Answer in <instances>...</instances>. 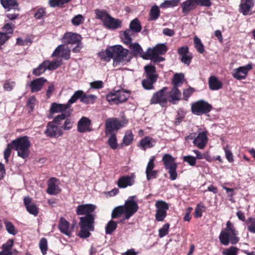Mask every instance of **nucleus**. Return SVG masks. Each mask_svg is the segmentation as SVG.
Listing matches in <instances>:
<instances>
[{
	"label": "nucleus",
	"mask_w": 255,
	"mask_h": 255,
	"mask_svg": "<svg viewBox=\"0 0 255 255\" xmlns=\"http://www.w3.org/2000/svg\"><path fill=\"white\" fill-rule=\"evenodd\" d=\"M128 52V49L121 45H117L107 48L105 51L100 52L99 55L105 61H109L110 59L114 58L113 65L116 66L119 63L125 60Z\"/></svg>",
	"instance_id": "nucleus-1"
},
{
	"label": "nucleus",
	"mask_w": 255,
	"mask_h": 255,
	"mask_svg": "<svg viewBox=\"0 0 255 255\" xmlns=\"http://www.w3.org/2000/svg\"><path fill=\"white\" fill-rule=\"evenodd\" d=\"M71 115V112H66L57 116L52 122H49L46 126V129L44 133L49 137L54 138L60 136L63 132L61 129L57 126L61 124V122L65 119L66 117H69Z\"/></svg>",
	"instance_id": "nucleus-2"
},
{
	"label": "nucleus",
	"mask_w": 255,
	"mask_h": 255,
	"mask_svg": "<svg viewBox=\"0 0 255 255\" xmlns=\"http://www.w3.org/2000/svg\"><path fill=\"white\" fill-rule=\"evenodd\" d=\"M95 12L96 18L101 20L106 28L115 30L121 27L122 21L112 17L106 10L97 9Z\"/></svg>",
	"instance_id": "nucleus-3"
},
{
	"label": "nucleus",
	"mask_w": 255,
	"mask_h": 255,
	"mask_svg": "<svg viewBox=\"0 0 255 255\" xmlns=\"http://www.w3.org/2000/svg\"><path fill=\"white\" fill-rule=\"evenodd\" d=\"M94 220L95 216L94 215H89L80 217L79 226L80 231L78 234L79 237L86 239L90 236V232L93 231L94 230Z\"/></svg>",
	"instance_id": "nucleus-4"
},
{
	"label": "nucleus",
	"mask_w": 255,
	"mask_h": 255,
	"mask_svg": "<svg viewBox=\"0 0 255 255\" xmlns=\"http://www.w3.org/2000/svg\"><path fill=\"white\" fill-rule=\"evenodd\" d=\"M237 235V232L235 230L233 225L230 221H228L226 228L220 234L219 240L221 243L225 246L228 245L230 242L232 244H236L239 241Z\"/></svg>",
	"instance_id": "nucleus-5"
},
{
	"label": "nucleus",
	"mask_w": 255,
	"mask_h": 255,
	"mask_svg": "<svg viewBox=\"0 0 255 255\" xmlns=\"http://www.w3.org/2000/svg\"><path fill=\"white\" fill-rule=\"evenodd\" d=\"M13 149L17 152L18 156L26 159L29 156L30 143L26 136H21L11 141Z\"/></svg>",
	"instance_id": "nucleus-6"
},
{
	"label": "nucleus",
	"mask_w": 255,
	"mask_h": 255,
	"mask_svg": "<svg viewBox=\"0 0 255 255\" xmlns=\"http://www.w3.org/2000/svg\"><path fill=\"white\" fill-rule=\"evenodd\" d=\"M0 2L3 7L8 9L6 16L9 19L12 20L16 19L20 10L16 0H0Z\"/></svg>",
	"instance_id": "nucleus-7"
},
{
	"label": "nucleus",
	"mask_w": 255,
	"mask_h": 255,
	"mask_svg": "<svg viewBox=\"0 0 255 255\" xmlns=\"http://www.w3.org/2000/svg\"><path fill=\"white\" fill-rule=\"evenodd\" d=\"M212 109V106L203 100L198 101L191 106L192 112L196 115H201L209 113Z\"/></svg>",
	"instance_id": "nucleus-8"
},
{
	"label": "nucleus",
	"mask_w": 255,
	"mask_h": 255,
	"mask_svg": "<svg viewBox=\"0 0 255 255\" xmlns=\"http://www.w3.org/2000/svg\"><path fill=\"white\" fill-rule=\"evenodd\" d=\"M135 198V196L129 197L126 201L124 206L125 210V219H129L133 214H134L138 209V206L136 202L134 200Z\"/></svg>",
	"instance_id": "nucleus-9"
},
{
	"label": "nucleus",
	"mask_w": 255,
	"mask_h": 255,
	"mask_svg": "<svg viewBox=\"0 0 255 255\" xmlns=\"http://www.w3.org/2000/svg\"><path fill=\"white\" fill-rule=\"evenodd\" d=\"M122 127L121 122L117 118L108 119L105 123V133L106 135L113 134Z\"/></svg>",
	"instance_id": "nucleus-10"
},
{
	"label": "nucleus",
	"mask_w": 255,
	"mask_h": 255,
	"mask_svg": "<svg viewBox=\"0 0 255 255\" xmlns=\"http://www.w3.org/2000/svg\"><path fill=\"white\" fill-rule=\"evenodd\" d=\"M157 208L155 218L157 221H163L167 215V210L169 209L168 204L162 200H158L155 203Z\"/></svg>",
	"instance_id": "nucleus-11"
},
{
	"label": "nucleus",
	"mask_w": 255,
	"mask_h": 255,
	"mask_svg": "<svg viewBox=\"0 0 255 255\" xmlns=\"http://www.w3.org/2000/svg\"><path fill=\"white\" fill-rule=\"evenodd\" d=\"M14 25L12 23H6L4 25L3 32H0V49H2V46L8 40L13 33Z\"/></svg>",
	"instance_id": "nucleus-12"
},
{
	"label": "nucleus",
	"mask_w": 255,
	"mask_h": 255,
	"mask_svg": "<svg viewBox=\"0 0 255 255\" xmlns=\"http://www.w3.org/2000/svg\"><path fill=\"white\" fill-rule=\"evenodd\" d=\"M167 90V88L164 87L156 93H154L150 100V104H159L162 107H164L167 101L165 94V92Z\"/></svg>",
	"instance_id": "nucleus-13"
},
{
	"label": "nucleus",
	"mask_w": 255,
	"mask_h": 255,
	"mask_svg": "<svg viewBox=\"0 0 255 255\" xmlns=\"http://www.w3.org/2000/svg\"><path fill=\"white\" fill-rule=\"evenodd\" d=\"M252 69V65L248 64L246 66H241L235 69L232 73L233 77L239 80L246 78L248 71Z\"/></svg>",
	"instance_id": "nucleus-14"
},
{
	"label": "nucleus",
	"mask_w": 255,
	"mask_h": 255,
	"mask_svg": "<svg viewBox=\"0 0 255 255\" xmlns=\"http://www.w3.org/2000/svg\"><path fill=\"white\" fill-rule=\"evenodd\" d=\"M207 131L200 132L193 141L195 146L199 149H203L208 142Z\"/></svg>",
	"instance_id": "nucleus-15"
},
{
	"label": "nucleus",
	"mask_w": 255,
	"mask_h": 255,
	"mask_svg": "<svg viewBox=\"0 0 255 255\" xmlns=\"http://www.w3.org/2000/svg\"><path fill=\"white\" fill-rule=\"evenodd\" d=\"M53 57H61L65 60H68L70 56V50L64 45H59L53 53Z\"/></svg>",
	"instance_id": "nucleus-16"
},
{
	"label": "nucleus",
	"mask_w": 255,
	"mask_h": 255,
	"mask_svg": "<svg viewBox=\"0 0 255 255\" xmlns=\"http://www.w3.org/2000/svg\"><path fill=\"white\" fill-rule=\"evenodd\" d=\"M96 209V206L93 204H83L79 205L76 209V213L78 215L88 216L93 215L92 213Z\"/></svg>",
	"instance_id": "nucleus-17"
},
{
	"label": "nucleus",
	"mask_w": 255,
	"mask_h": 255,
	"mask_svg": "<svg viewBox=\"0 0 255 255\" xmlns=\"http://www.w3.org/2000/svg\"><path fill=\"white\" fill-rule=\"evenodd\" d=\"M167 50V47L164 44H158L152 49L148 48L145 53V56L149 57L154 55L163 54Z\"/></svg>",
	"instance_id": "nucleus-18"
},
{
	"label": "nucleus",
	"mask_w": 255,
	"mask_h": 255,
	"mask_svg": "<svg viewBox=\"0 0 255 255\" xmlns=\"http://www.w3.org/2000/svg\"><path fill=\"white\" fill-rule=\"evenodd\" d=\"M47 81V80L43 77L36 78L32 80L29 85L31 92L32 93H36L41 91Z\"/></svg>",
	"instance_id": "nucleus-19"
},
{
	"label": "nucleus",
	"mask_w": 255,
	"mask_h": 255,
	"mask_svg": "<svg viewBox=\"0 0 255 255\" xmlns=\"http://www.w3.org/2000/svg\"><path fill=\"white\" fill-rule=\"evenodd\" d=\"M57 179L55 178H51L48 181V188L46 192L50 195H56L61 192V189L56 184Z\"/></svg>",
	"instance_id": "nucleus-20"
},
{
	"label": "nucleus",
	"mask_w": 255,
	"mask_h": 255,
	"mask_svg": "<svg viewBox=\"0 0 255 255\" xmlns=\"http://www.w3.org/2000/svg\"><path fill=\"white\" fill-rule=\"evenodd\" d=\"M178 54L181 56V61L185 64L189 65L191 61L192 56L189 54L188 48L187 46L181 47L178 49Z\"/></svg>",
	"instance_id": "nucleus-21"
},
{
	"label": "nucleus",
	"mask_w": 255,
	"mask_h": 255,
	"mask_svg": "<svg viewBox=\"0 0 255 255\" xmlns=\"http://www.w3.org/2000/svg\"><path fill=\"white\" fill-rule=\"evenodd\" d=\"M63 42L66 44H76L79 45L80 42V36L71 32L65 33L63 37Z\"/></svg>",
	"instance_id": "nucleus-22"
},
{
	"label": "nucleus",
	"mask_w": 255,
	"mask_h": 255,
	"mask_svg": "<svg viewBox=\"0 0 255 255\" xmlns=\"http://www.w3.org/2000/svg\"><path fill=\"white\" fill-rule=\"evenodd\" d=\"M91 124L90 120L85 117H83L78 123V130L80 132H84L87 131H91L90 126Z\"/></svg>",
	"instance_id": "nucleus-23"
},
{
	"label": "nucleus",
	"mask_w": 255,
	"mask_h": 255,
	"mask_svg": "<svg viewBox=\"0 0 255 255\" xmlns=\"http://www.w3.org/2000/svg\"><path fill=\"white\" fill-rule=\"evenodd\" d=\"M50 111L52 114L62 112V114L66 112H71L72 113V110L69 109V104H60L54 103L52 104Z\"/></svg>",
	"instance_id": "nucleus-24"
},
{
	"label": "nucleus",
	"mask_w": 255,
	"mask_h": 255,
	"mask_svg": "<svg viewBox=\"0 0 255 255\" xmlns=\"http://www.w3.org/2000/svg\"><path fill=\"white\" fill-rule=\"evenodd\" d=\"M23 201L27 211L30 214L37 216L38 213V208L35 204L32 202L31 198L28 196L25 197Z\"/></svg>",
	"instance_id": "nucleus-25"
},
{
	"label": "nucleus",
	"mask_w": 255,
	"mask_h": 255,
	"mask_svg": "<svg viewBox=\"0 0 255 255\" xmlns=\"http://www.w3.org/2000/svg\"><path fill=\"white\" fill-rule=\"evenodd\" d=\"M58 229L62 233L68 237H71L70 223L63 217L60 219Z\"/></svg>",
	"instance_id": "nucleus-26"
},
{
	"label": "nucleus",
	"mask_w": 255,
	"mask_h": 255,
	"mask_svg": "<svg viewBox=\"0 0 255 255\" xmlns=\"http://www.w3.org/2000/svg\"><path fill=\"white\" fill-rule=\"evenodd\" d=\"M162 161L166 169L173 167H177V163L175 162V158L169 154L166 153L164 154Z\"/></svg>",
	"instance_id": "nucleus-27"
},
{
	"label": "nucleus",
	"mask_w": 255,
	"mask_h": 255,
	"mask_svg": "<svg viewBox=\"0 0 255 255\" xmlns=\"http://www.w3.org/2000/svg\"><path fill=\"white\" fill-rule=\"evenodd\" d=\"M254 5V2L253 0H245V1L241 3L240 6L241 12H242L244 15L251 14L250 11Z\"/></svg>",
	"instance_id": "nucleus-28"
},
{
	"label": "nucleus",
	"mask_w": 255,
	"mask_h": 255,
	"mask_svg": "<svg viewBox=\"0 0 255 255\" xmlns=\"http://www.w3.org/2000/svg\"><path fill=\"white\" fill-rule=\"evenodd\" d=\"M209 87L211 90H218L222 88L223 84L216 76H212L209 78Z\"/></svg>",
	"instance_id": "nucleus-29"
},
{
	"label": "nucleus",
	"mask_w": 255,
	"mask_h": 255,
	"mask_svg": "<svg viewBox=\"0 0 255 255\" xmlns=\"http://www.w3.org/2000/svg\"><path fill=\"white\" fill-rule=\"evenodd\" d=\"M196 5L195 0H186L181 4L182 12L184 13H187L194 9Z\"/></svg>",
	"instance_id": "nucleus-30"
},
{
	"label": "nucleus",
	"mask_w": 255,
	"mask_h": 255,
	"mask_svg": "<svg viewBox=\"0 0 255 255\" xmlns=\"http://www.w3.org/2000/svg\"><path fill=\"white\" fill-rule=\"evenodd\" d=\"M157 79V78L152 76H146V78L142 81V85L145 89H153V85L156 81Z\"/></svg>",
	"instance_id": "nucleus-31"
},
{
	"label": "nucleus",
	"mask_w": 255,
	"mask_h": 255,
	"mask_svg": "<svg viewBox=\"0 0 255 255\" xmlns=\"http://www.w3.org/2000/svg\"><path fill=\"white\" fill-rule=\"evenodd\" d=\"M133 181L129 176H125L121 177L118 181V185L120 188H126L128 186L132 185Z\"/></svg>",
	"instance_id": "nucleus-32"
},
{
	"label": "nucleus",
	"mask_w": 255,
	"mask_h": 255,
	"mask_svg": "<svg viewBox=\"0 0 255 255\" xmlns=\"http://www.w3.org/2000/svg\"><path fill=\"white\" fill-rule=\"evenodd\" d=\"M181 95V92L178 90V87L173 86L169 93L170 98L169 100V102L174 104L175 101H179L180 99Z\"/></svg>",
	"instance_id": "nucleus-33"
},
{
	"label": "nucleus",
	"mask_w": 255,
	"mask_h": 255,
	"mask_svg": "<svg viewBox=\"0 0 255 255\" xmlns=\"http://www.w3.org/2000/svg\"><path fill=\"white\" fill-rule=\"evenodd\" d=\"M153 142H154V141L152 138L146 136L140 141L139 145L145 150L146 148L153 147L154 146Z\"/></svg>",
	"instance_id": "nucleus-34"
},
{
	"label": "nucleus",
	"mask_w": 255,
	"mask_h": 255,
	"mask_svg": "<svg viewBox=\"0 0 255 255\" xmlns=\"http://www.w3.org/2000/svg\"><path fill=\"white\" fill-rule=\"evenodd\" d=\"M133 31L130 28L124 31L123 36L122 37L124 43L129 44L132 41L131 36L133 35Z\"/></svg>",
	"instance_id": "nucleus-35"
},
{
	"label": "nucleus",
	"mask_w": 255,
	"mask_h": 255,
	"mask_svg": "<svg viewBox=\"0 0 255 255\" xmlns=\"http://www.w3.org/2000/svg\"><path fill=\"white\" fill-rule=\"evenodd\" d=\"M160 9L159 7L155 5L151 7L149 11V18L150 20H156L160 15Z\"/></svg>",
	"instance_id": "nucleus-36"
},
{
	"label": "nucleus",
	"mask_w": 255,
	"mask_h": 255,
	"mask_svg": "<svg viewBox=\"0 0 255 255\" xmlns=\"http://www.w3.org/2000/svg\"><path fill=\"white\" fill-rule=\"evenodd\" d=\"M81 97V102L86 104L93 103L96 99V96L94 95H86L83 92V94Z\"/></svg>",
	"instance_id": "nucleus-37"
},
{
	"label": "nucleus",
	"mask_w": 255,
	"mask_h": 255,
	"mask_svg": "<svg viewBox=\"0 0 255 255\" xmlns=\"http://www.w3.org/2000/svg\"><path fill=\"white\" fill-rule=\"evenodd\" d=\"M184 75L182 73L174 74L172 79L173 86L178 87L183 83Z\"/></svg>",
	"instance_id": "nucleus-38"
},
{
	"label": "nucleus",
	"mask_w": 255,
	"mask_h": 255,
	"mask_svg": "<svg viewBox=\"0 0 255 255\" xmlns=\"http://www.w3.org/2000/svg\"><path fill=\"white\" fill-rule=\"evenodd\" d=\"M129 28L134 32H140L141 29V26L139 21L137 18L132 20L130 23Z\"/></svg>",
	"instance_id": "nucleus-39"
},
{
	"label": "nucleus",
	"mask_w": 255,
	"mask_h": 255,
	"mask_svg": "<svg viewBox=\"0 0 255 255\" xmlns=\"http://www.w3.org/2000/svg\"><path fill=\"white\" fill-rule=\"evenodd\" d=\"M117 227V222L113 220L110 221L105 228L106 233L107 234H111L113 232L115 231Z\"/></svg>",
	"instance_id": "nucleus-40"
},
{
	"label": "nucleus",
	"mask_w": 255,
	"mask_h": 255,
	"mask_svg": "<svg viewBox=\"0 0 255 255\" xmlns=\"http://www.w3.org/2000/svg\"><path fill=\"white\" fill-rule=\"evenodd\" d=\"M46 69H47L46 63H45L44 61L42 63L40 64L37 68L33 69V74L35 76H38L43 73Z\"/></svg>",
	"instance_id": "nucleus-41"
},
{
	"label": "nucleus",
	"mask_w": 255,
	"mask_h": 255,
	"mask_svg": "<svg viewBox=\"0 0 255 255\" xmlns=\"http://www.w3.org/2000/svg\"><path fill=\"white\" fill-rule=\"evenodd\" d=\"M108 140V144L113 149H116L118 147L117 139L116 133L111 134Z\"/></svg>",
	"instance_id": "nucleus-42"
},
{
	"label": "nucleus",
	"mask_w": 255,
	"mask_h": 255,
	"mask_svg": "<svg viewBox=\"0 0 255 255\" xmlns=\"http://www.w3.org/2000/svg\"><path fill=\"white\" fill-rule=\"evenodd\" d=\"M130 44L129 48L131 49L133 54L134 56H137L138 55H140L141 56L142 55V48L140 46L138 43H134L132 44ZM144 54H143V55Z\"/></svg>",
	"instance_id": "nucleus-43"
},
{
	"label": "nucleus",
	"mask_w": 255,
	"mask_h": 255,
	"mask_svg": "<svg viewBox=\"0 0 255 255\" xmlns=\"http://www.w3.org/2000/svg\"><path fill=\"white\" fill-rule=\"evenodd\" d=\"M146 73V76H152L153 77L158 78V75L155 74V68L153 66L146 65L144 67Z\"/></svg>",
	"instance_id": "nucleus-44"
},
{
	"label": "nucleus",
	"mask_w": 255,
	"mask_h": 255,
	"mask_svg": "<svg viewBox=\"0 0 255 255\" xmlns=\"http://www.w3.org/2000/svg\"><path fill=\"white\" fill-rule=\"evenodd\" d=\"M45 63H46V67L47 69L49 70H53L57 68L58 67L60 66L61 65V61H55L50 62L49 61L46 60L45 61Z\"/></svg>",
	"instance_id": "nucleus-45"
},
{
	"label": "nucleus",
	"mask_w": 255,
	"mask_h": 255,
	"mask_svg": "<svg viewBox=\"0 0 255 255\" xmlns=\"http://www.w3.org/2000/svg\"><path fill=\"white\" fill-rule=\"evenodd\" d=\"M194 42L197 50L200 53H203L204 52V47L201 40L196 36L194 38Z\"/></svg>",
	"instance_id": "nucleus-46"
},
{
	"label": "nucleus",
	"mask_w": 255,
	"mask_h": 255,
	"mask_svg": "<svg viewBox=\"0 0 255 255\" xmlns=\"http://www.w3.org/2000/svg\"><path fill=\"white\" fill-rule=\"evenodd\" d=\"M71 0H50L49 4L51 7L62 6L64 4L67 3Z\"/></svg>",
	"instance_id": "nucleus-47"
},
{
	"label": "nucleus",
	"mask_w": 255,
	"mask_h": 255,
	"mask_svg": "<svg viewBox=\"0 0 255 255\" xmlns=\"http://www.w3.org/2000/svg\"><path fill=\"white\" fill-rule=\"evenodd\" d=\"M4 224L5 225L6 230L9 234L13 235L16 234L17 231L15 230L14 225L10 222L5 220Z\"/></svg>",
	"instance_id": "nucleus-48"
},
{
	"label": "nucleus",
	"mask_w": 255,
	"mask_h": 255,
	"mask_svg": "<svg viewBox=\"0 0 255 255\" xmlns=\"http://www.w3.org/2000/svg\"><path fill=\"white\" fill-rule=\"evenodd\" d=\"M83 94V91L78 90L75 92L74 95L71 97V98L69 100L68 103L67 104H69V107H70V105L74 103L78 99H80Z\"/></svg>",
	"instance_id": "nucleus-49"
},
{
	"label": "nucleus",
	"mask_w": 255,
	"mask_h": 255,
	"mask_svg": "<svg viewBox=\"0 0 255 255\" xmlns=\"http://www.w3.org/2000/svg\"><path fill=\"white\" fill-rule=\"evenodd\" d=\"M133 140V134L131 131H127L126 132L125 136L123 138V144L127 146L129 145Z\"/></svg>",
	"instance_id": "nucleus-50"
},
{
	"label": "nucleus",
	"mask_w": 255,
	"mask_h": 255,
	"mask_svg": "<svg viewBox=\"0 0 255 255\" xmlns=\"http://www.w3.org/2000/svg\"><path fill=\"white\" fill-rule=\"evenodd\" d=\"M125 213V210L123 206H118L115 208L112 212V218H116L121 215L123 213Z\"/></svg>",
	"instance_id": "nucleus-51"
},
{
	"label": "nucleus",
	"mask_w": 255,
	"mask_h": 255,
	"mask_svg": "<svg viewBox=\"0 0 255 255\" xmlns=\"http://www.w3.org/2000/svg\"><path fill=\"white\" fill-rule=\"evenodd\" d=\"M107 98V100L109 102H110L111 103H115L117 104H118L119 103H122L123 102H124V101H126L127 99V98H126V97L122 98V96H118L117 97H114V98H113L112 96H108Z\"/></svg>",
	"instance_id": "nucleus-52"
},
{
	"label": "nucleus",
	"mask_w": 255,
	"mask_h": 255,
	"mask_svg": "<svg viewBox=\"0 0 255 255\" xmlns=\"http://www.w3.org/2000/svg\"><path fill=\"white\" fill-rule=\"evenodd\" d=\"M84 21V17L82 14H78L75 16L71 20L72 23L75 26H78L83 23Z\"/></svg>",
	"instance_id": "nucleus-53"
},
{
	"label": "nucleus",
	"mask_w": 255,
	"mask_h": 255,
	"mask_svg": "<svg viewBox=\"0 0 255 255\" xmlns=\"http://www.w3.org/2000/svg\"><path fill=\"white\" fill-rule=\"evenodd\" d=\"M248 230L252 232L255 233V219L253 218H249L247 221Z\"/></svg>",
	"instance_id": "nucleus-54"
},
{
	"label": "nucleus",
	"mask_w": 255,
	"mask_h": 255,
	"mask_svg": "<svg viewBox=\"0 0 255 255\" xmlns=\"http://www.w3.org/2000/svg\"><path fill=\"white\" fill-rule=\"evenodd\" d=\"M39 248L41 250L42 254L45 255L47 250V242L46 239L42 238L39 243Z\"/></svg>",
	"instance_id": "nucleus-55"
},
{
	"label": "nucleus",
	"mask_w": 255,
	"mask_h": 255,
	"mask_svg": "<svg viewBox=\"0 0 255 255\" xmlns=\"http://www.w3.org/2000/svg\"><path fill=\"white\" fill-rule=\"evenodd\" d=\"M179 0H165L163 2L160 6L161 7H174L177 5Z\"/></svg>",
	"instance_id": "nucleus-56"
},
{
	"label": "nucleus",
	"mask_w": 255,
	"mask_h": 255,
	"mask_svg": "<svg viewBox=\"0 0 255 255\" xmlns=\"http://www.w3.org/2000/svg\"><path fill=\"white\" fill-rule=\"evenodd\" d=\"M67 118V117H66L64 120L65 121L63 125V126L62 127V128L64 130H69L70 128H71L73 127L74 123L73 121L71 119Z\"/></svg>",
	"instance_id": "nucleus-57"
},
{
	"label": "nucleus",
	"mask_w": 255,
	"mask_h": 255,
	"mask_svg": "<svg viewBox=\"0 0 255 255\" xmlns=\"http://www.w3.org/2000/svg\"><path fill=\"white\" fill-rule=\"evenodd\" d=\"M142 57L145 59H151L153 60L154 62H161L165 60L164 58L159 56L158 55H154L152 57H149L148 56H145V53L142 56Z\"/></svg>",
	"instance_id": "nucleus-58"
},
{
	"label": "nucleus",
	"mask_w": 255,
	"mask_h": 255,
	"mask_svg": "<svg viewBox=\"0 0 255 255\" xmlns=\"http://www.w3.org/2000/svg\"><path fill=\"white\" fill-rule=\"evenodd\" d=\"M169 224H165L161 229L159 230V236L162 238L168 234Z\"/></svg>",
	"instance_id": "nucleus-59"
},
{
	"label": "nucleus",
	"mask_w": 255,
	"mask_h": 255,
	"mask_svg": "<svg viewBox=\"0 0 255 255\" xmlns=\"http://www.w3.org/2000/svg\"><path fill=\"white\" fill-rule=\"evenodd\" d=\"M12 148L13 146L11 143H10L7 145V147L4 151V158L6 162L8 161V157L10 155L11 151Z\"/></svg>",
	"instance_id": "nucleus-60"
},
{
	"label": "nucleus",
	"mask_w": 255,
	"mask_h": 255,
	"mask_svg": "<svg viewBox=\"0 0 255 255\" xmlns=\"http://www.w3.org/2000/svg\"><path fill=\"white\" fill-rule=\"evenodd\" d=\"M229 146L227 145L224 147V149L226 154V157L230 162H232L234 161L233 154L231 151L229 149Z\"/></svg>",
	"instance_id": "nucleus-61"
},
{
	"label": "nucleus",
	"mask_w": 255,
	"mask_h": 255,
	"mask_svg": "<svg viewBox=\"0 0 255 255\" xmlns=\"http://www.w3.org/2000/svg\"><path fill=\"white\" fill-rule=\"evenodd\" d=\"M184 161L187 162L188 164L191 166L195 165L196 163V158L192 156H185L183 157Z\"/></svg>",
	"instance_id": "nucleus-62"
},
{
	"label": "nucleus",
	"mask_w": 255,
	"mask_h": 255,
	"mask_svg": "<svg viewBox=\"0 0 255 255\" xmlns=\"http://www.w3.org/2000/svg\"><path fill=\"white\" fill-rule=\"evenodd\" d=\"M205 208L204 205H198L195 209L194 212L196 218H200L202 216V213L203 212V209Z\"/></svg>",
	"instance_id": "nucleus-63"
},
{
	"label": "nucleus",
	"mask_w": 255,
	"mask_h": 255,
	"mask_svg": "<svg viewBox=\"0 0 255 255\" xmlns=\"http://www.w3.org/2000/svg\"><path fill=\"white\" fill-rule=\"evenodd\" d=\"M238 251V249L236 247H232L224 251L223 254L225 255H236Z\"/></svg>",
	"instance_id": "nucleus-64"
}]
</instances>
